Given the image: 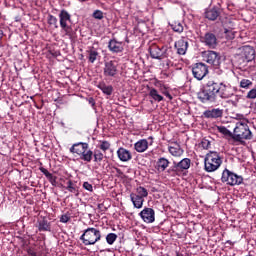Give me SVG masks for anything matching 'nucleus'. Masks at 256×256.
<instances>
[{"instance_id":"54","label":"nucleus","mask_w":256,"mask_h":256,"mask_svg":"<svg viewBox=\"0 0 256 256\" xmlns=\"http://www.w3.org/2000/svg\"><path fill=\"white\" fill-rule=\"evenodd\" d=\"M227 243H229L231 245V241H227Z\"/></svg>"},{"instance_id":"23","label":"nucleus","mask_w":256,"mask_h":256,"mask_svg":"<svg viewBox=\"0 0 256 256\" xmlns=\"http://www.w3.org/2000/svg\"><path fill=\"white\" fill-rule=\"evenodd\" d=\"M130 199H131V201L133 203V206L136 209H142L143 208V203H145V198H143L141 196H138L135 193H131L130 194Z\"/></svg>"},{"instance_id":"49","label":"nucleus","mask_w":256,"mask_h":256,"mask_svg":"<svg viewBox=\"0 0 256 256\" xmlns=\"http://www.w3.org/2000/svg\"><path fill=\"white\" fill-rule=\"evenodd\" d=\"M116 169V173H118V175H123V171H121V169L119 168H115Z\"/></svg>"},{"instance_id":"22","label":"nucleus","mask_w":256,"mask_h":256,"mask_svg":"<svg viewBox=\"0 0 256 256\" xmlns=\"http://www.w3.org/2000/svg\"><path fill=\"white\" fill-rule=\"evenodd\" d=\"M168 151L173 157H181L183 153H185V151L181 148V145H179L177 142H175L172 146H169Z\"/></svg>"},{"instance_id":"42","label":"nucleus","mask_w":256,"mask_h":256,"mask_svg":"<svg viewBox=\"0 0 256 256\" xmlns=\"http://www.w3.org/2000/svg\"><path fill=\"white\" fill-rule=\"evenodd\" d=\"M92 17L94 18V19H98L99 21H101V19H103V11H101V10H95L94 12H93V14H92Z\"/></svg>"},{"instance_id":"12","label":"nucleus","mask_w":256,"mask_h":256,"mask_svg":"<svg viewBox=\"0 0 256 256\" xmlns=\"http://www.w3.org/2000/svg\"><path fill=\"white\" fill-rule=\"evenodd\" d=\"M149 53L152 59H158V60L165 59V57H167V47L159 46L157 44H152L149 47Z\"/></svg>"},{"instance_id":"7","label":"nucleus","mask_w":256,"mask_h":256,"mask_svg":"<svg viewBox=\"0 0 256 256\" xmlns=\"http://www.w3.org/2000/svg\"><path fill=\"white\" fill-rule=\"evenodd\" d=\"M203 61L212 65L214 69L221 67V54L213 50H206L202 52Z\"/></svg>"},{"instance_id":"1","label":"nucleus","mask_w":256,"mask_h":256,"mask_svg":"<svg viewBox=\"0 0 256 256\" xmlns=\"http://www.w3.org/2000/svg\"><path fill=\"white\" fill-rule=\"evenodd\" d=\"M217 95L220 99H230V97L235 95V91L231 84L208 80L205 86L198 92V99L201 103H215Z\"/></svg>"},{"instance_id":"50","label":"nucleus","mask_w":256,"mask_h":256,"mask_svg":"<svg viewBox=\"0 0 256 256\" xmlns=\"http://www.w3.org/2000/svg\"><path fill=\"white\" fill-rule=\"evenodd\" d=\"M148 141H150V145H153V136L148 137Z\"/></svg>"},{"instance_id":"33","label":"nucleus","mask_w":256,"mask_h":256,"mask_svg":"<svg viewBox=\"0 0 256 256\" xmlns=\"http://www.w3.org/2000/svg\"><path fill=\"white\" fill-rule=\"evenodd\" d=\"M149 96L158 103H161V101H163V96H161V94H159V92L155 88L150 89Z\"/></svg>"},{"instance_id":"24","label":"nucleus","mask_w":256,"mask_h":256,"mask_svg":"<svg viewBox=\"0 0 256 256\" xmlns=\"http://www.w3.org/2000/svg\"><path fill=\"white\" fill-rule=\"evenodd\" d=\"M99 57V52L94 47L86 51V59H88L89 63H95Z\"/></svg>"},{"instance_id":"3","label":"nucleus","mask_w":256,"mask_h":256,"mask_svg":"<svg viewBox=\"0 0 256 256\" xmlns=\"http://www.w3.org/2000/svg\"><path fill=\"white\" fill-rule=\"evenodd\" d=\"M102 235L101 230L89 227L83 231V234L80 236V241H82L83 245L86 247L90 245H95L101 241Z\"/></svg>"},{"instance_id":"4","label":"nucleus","mask_w":256,"mask_h":256,"mask_svg":"<svg viewBox=\"0 0 256 256\" xmlns=\"http://www.w3.org/2000/svg\"><path fill=\"white\" fill-rule=\"evenodd\" d=\"M191 167V159L183 158L180 162H173V165L167 170L170 177H181L185 171Z\"/></svg>"},{"instance_id":"41","label":"nucleus","mask_w":256,"mask_h":256,"mask_svg":"<svg viewBox=\"0 0 256 256\" xmlns=\"http://www.w3.org/2000/svg\"><path fill=\"white\" fill-rule=\"evenodd\" d=\"M200 147H202V149H211V141H209L207 138H203L200 142Z\"/></svg>"},{"instance_id":"26","label":"nucleus","mask_w":256,"mask_h":256,"mask_svg":"<svg viewBox=\"0 0 256 256\" xmlns=\"http://www.w3.org/2000/svg\"><path fill=\"white\" fill-rule=\"evenodd\" d=\"M97 88L100 89L104 95H113V87L111 85H107L104 81L99 82L97 84Z\"/></svg>"},{"instance_id":"34","label":"nucleus","mask_w":256,"mask_h":256,"mask_svg":"<svg viewBox=\"0 0 256 256\" xmlns=\"http://www.w3.org/2000/svg\"><path fill=\"white\" fill-rule=\"evenodd\" d=\"M170 27L175 33H183V24L179 21H174L170 24Z\"/></svg>"},{"instance_id":"17","label":"nucleus","mask_w":256,"mask_h":256,"mask_svg":"<svg viewBox=\"0 0 256 256\" xmlns=\"http://www.w3.org/2000/svg\"><path fill=\"white\" fill-rule=\"evenodd\" d=\"M84 149H89V143H87V142H77V143H74L70 147V153L80 157V155L83 153Z\"/></svg>"},{"instance_id":"5","label":"nucleus","mask_w":256,"mask_h":256,"mask_svg":"<svg viewBox=\"0 0 256 256\" xmlns=\"http://www.w3.org/2000/svg\"><path fill=\"white\" fill-rule=\"evenodd\" d=\"M253 137V134L251 133V130L249 129V125L245 122H237L236 126L234 128V133L232 136V139L238 142L245 140H251Z\"/></svg>"},{"instance_id":"45","label":"nucleus","mask_w":256,"mask_h":256,"mask_svg":"<svg viewBox=\"0 0 256 256\" xmlns=\"http://www.w3.org/2000/svg\"><path fill=\"white\" fill-rule=\"evenodd\" d=\"M69 221H71L69 214H64L60 217V223H69Z\"/></svg>"},{"instance_id":"38","label":"nucleus","mask_w":256,"mask_h":256,"mask_svg":"<svg viewBox=\"0 0 256 256\" xmlns=\"http://www.w3.org/2000/svg\"><path fill=\"white\" fill-rule=\"evenodd\" d=\"M115 241H117V234H115V233L107 234L106 243H108V245H113V243H115Z\"/></svg>"},{"instance_id":"16","label":"nucleus","mask_w":256,"mask_h":256,"mask_svg":"<svg viewBox=\"0 0 256 256\" xmlns=\"http://www.w3.org/2000/svg\"><path fill=\"white\" fill-rule=\"evenodd\" d=\"M221 17V8L214 6L212 8L206 9L205 18L208 21H217Z\"/></svg>"},{"instance_id":"11","label":"nucleus","mask_w":256,"mask_h":256,"mask_svg":"<svg viewBox=\"0 0 256 256\" xmlns=\"http://www.w3.org/2000/svg\"><path fill=\"white\" fill-rule=\"evenodd\" d=\"M200 42H202L208 49H217L219 45L217 35L213 32H206L204 35L200 36Z\"/></svg>"},{"instance_id":"10","label":"nucleus","mask_w":256,"mask_h":256,"mask_svg":"<svg viewBox=\"0 0 256 256\" xmlns=\"http://www.w3.org/2000/svg\"><path fill=\"white\" fill-rule=\"evenodd\" d=\"M255 59V49L251 46H243L241 48V53L238 56V60L240 63H244V66L247 65V63H251V61H254Z\"/></svg>"},{"instance_id":"47","label":"nucleus","mask_w":256,"mask_h":256,"mask_svg":"<svg viewBox=\"0 0 256 256\" xmlns=\"http://www.w3.org/2000/svg\"><path fill=\"white\" fill-rule=\"evenodd\" d=\"M89 105H91V107H95V99L93 97H90L88 99Z\"/></svg>"},{"instance_id":"8","label":"nucleus","mask_w":256,"mask_h":256,"mask_svg":"<svg viewBox=\"0 0 256 256\" xmlns=\"http://www.w3.org/2000/svg\"><path fill=\"white\" fill-rule=\"evenodd\" d=\"M103 75L107 79H117L119 77V64L115 60L104 63Z\"/></svg>"},{"instance_id":"30","label":"nucleus","mask_w":256,"mask_h":256,"mask_svg":"<svg viewBox=\"0 0 256 256\" xmlns=\"http://www.w3.org/2000/svg\"><path fill=\"white\" fill-rule=\"evenodd\" d=\"M38 231H49L51 232V222H48L47 219L43 218L38 221Z\"/></svg>"},{"instance_id":"19","label":"nucleus","mask_w":256,"mask_h":256,"mask_svg":"<svg viewBox=\"0 0 256 256\" xmlns=\"http://www.w3.org/2000/svg\"><path fill=\"white\" fill-rule=\"evenodd\" d=\"M108 49L111 53H123V42H119L116 39H111L108 43Z\"/></svg>"},{"instance_id":"13","label":"nucleus","mask_w":256,"mask_h":256,"mask_svg":"<svg viewBox=\"0 0 256 256\" xmlns=\"http://www.w3.org/2000/svg\"><path fill=\"white\" fill-rule=\"evenodd\" d=\"M174 47L177 50L178 55H185L187 49H189V38L182 36L175 42Z\"/></svg>"},{"instance_id":"44","label":"nucleus","mask_w":256,"mask_h":256,"mask_svg":"<svg viewBox=\"0 0 256 256\" xmlns=\"http://www.w3.org/2000/svg\"><path fill=\"white\" fill-rule=\"evenodd\" d=\"M246 99H256V88L251 89L247 93Z\"/></svg>"},{"instance_id":"48","label":"nucleus","mask_w":256,"mask_h":256,"mask_svg":"<svg viewBox=\"0 0 256 256\" xmlns=\"http://www.w3.org/2000/svg\"><path fill=\"white\" fill-rule=\"evenodd\" d=\"M3 37H5V33L0 29V45L3 43Z\"/></svg>"},{"instance_id":"39","label":"nucleus","mask_w":256,"mask_h":256,"mask_svg":"<svg viewBox=\"0 0 256 256\" xmlns=\"http://www.w3.org/2000/svg\"><path fill=\"white\" fill-rule=\"evenodd\" d=\"M57 22H58L57 17H55L53 15L48 16V25H53V27H55V29H58L59 25L57 24Z\"/></svg>"},{"instance_id":"18","label":"nucleus","mask_w":256,"mask_h":256,"mask_svg":"<svg viewBox=\"0 0 256 256\" xmlns=\"http://www.w3.org/2000/svg\"><path fill=\"white\" fill-rule=\"evenodd\" d=\"M203 116L205 119H221V117H223V109L213 108L210 110H205L203 112Z\"/></svg>"},{"instance_id":"37","label":"nucleus","mask_w":256,"mask_h":256,"mask_svg":"<svg viewBox=\"0 0 256 256\" xmlns=\"http://www.w3.org/2000/svg\"><path fill=\"white\" fill-rule=\"evenodd\" d=\"M240 87L241 89H251L253 87V81L244 78L240 81Z\"/></svg>"},{"instance_id":"35","label":"nucleus","mask_w":256,"mask_h":256,"mask_svg":"<svg viewBox=\"0 0 256 256\" xmlns=\"http://www.w3.org/2000/svg\"><path fill=\"white\" fill-rule=\"evenodd\" d=\"M218 133H221L225 137H231L233 139V134L225 126H217Z\"/></svg>"},{"instance_id":"27","label":"nucleus","mask_w":256,"mask_h":256,"mask_svg":"<svg viewBox=\"0 0 256 256\" xmlns=\"http://www.w3.org/2000/svg\"><path fill=\"white\" fill-rule=\"evenodd\" d=\"M81 161H85L86 163H91L93 161V150L88 148L84 149L79 156Z\"/></svg>"},{"instance_id":"40","label":"nucleus","mask_w":256,"mask_h":256,"mask_svg":"<svg viewBox=\"0 0 256 256\" xmlns=\"http://www.w3.org/2000/svg\"><path fill=\"white\" fill-rule=\"evenodd\" d=\"M160 91H161L162 95H165V97H167L170 101L173 99V96L167 90V86L160 85Z\"/></svg>"},{"instance_id":"52","label":"nucleus","mask_w":256,"mask_h":256,"mask_svg":"<svg viewBox=\"0 0 256 256\" xmlns=\"http://www.w3.org/2000/svg\"><path fill=\"white\" fill-rule=\"evenodd\" d=\"M81 1V3H85V1H89V0H80Z\"/></svg>"},{"instance_id":"32","label":"nucleus","mask_w":256,"mask_h":256,"mask_svg":"<svg viewBox=\"0 0 256 256\" xmlns=\"http://www.w3.org/2000/svg\"><path fill=\"white\" fill-rule=\"evenodd\" d=\"M93 159H94V163H101V161L105 159V152H103L100 149H95L93 151Z\"/></svg>"},{"instance_id":"53","label":"nucleus","mask_w":256,"mask_h":256,"mask_svg":"<svg viewBox=\"0 0 256 256\" xmlns=\"http://www.w3.org/2000/svg\"><path fill=\"white\" fill-rule=\"evenodd\" d=\"M238 117H239V119H243V115H239Z\"/></svg>"},{"instance_id":"2","label":"nucleus","mask_w":256,"mask_h":256,"mask_svg":"<svg viewBox=\"0 0 256 256\" xmlns=\"http://www.w3.org/2000/svg\"><path fill=\"white\" fill-rule=\"evenodd\" d=\"M223 164V158L217 151H210L204 158V169L207 173L217 171Z\"/></svg>"},{"instance_id":"15","label":"nucleus","mask_w":256,"mask_h":256,"mask_svg":"<svg viewBox=\"0 0 256 256\" xmlns=\"http://www.w3.org/2000/svg\"><path fill=\"white\" fill-rule=\"evenodd\" d=\"M60 19V27L63 29V31H69V25H67V22H71V14L65 9H62L59 14Z\"/></svg>"},{"instance_id":"31","label":"nucleus","mask_w":256,"mask_h":256,"mask_svg":"<svg viewBox=\"0 0 256 256\" xmlns=\"http://www.w3.org/2000/svg\"><path fill=\"white\" fill-rule=\"evenodd\" d=\"M97 147L103 153H107V151L111 149V142L107 140H99Z\"/></svg>"},{"instance_id":"43","label":"nucleus","mask_w":256,"mask_h":256,"mask_svg":"<svg viewBox=\"0 0 256 256\" xmlns=\"http://www.w3.org/2000/svg\"><path fill=\"white\" fill-rule=\"evenodd\" d=\"M83 189H85L86 191H89L90 193H93V184L89 183V182H84L82 185Z\"/></svg>"},{"instance_id":"36","label":"nucleus","mask_w":256,"mask_h":256,"mask_svg":"<svg viewBox=\"0 0 256 256\" xmlns=\"http://www.w3.org/2000/svg\"><path fill=\"white\" fill-rule=\"evenodd\" d=\"M136 195H138V197H142L145 199V197H148L149 195V191H147V189L145 187L139 186L138 188H136Z\"/></svg>"},{"instance_id":"20","label":"nucleus","mask_w":256,"mask_h":256,"mask_svg":"<svg viewBox=\"0 0 256 256\" xmlns=\"http://www.w3.org/2000/svg\"><path fill=\"white\" fill-rule=\"evenodd\" d=\"M118 159L122 161L123 163H127V161H131L133 159V155L131 154V151L120 147L117 150Z\"/></svg>"},{"instance_id":"21","label":"nucleus","mask_w":256,"mask_h":256,"mask_svg":"<svg viewBox=\"0 0 256 256\" xmlns=\"http://www.w3.org/2000/svg\"><path fill=\"white\" fill-rule=\"evenodd\" d=\"M134 149L137 153H145L149 149V141L147 139H140L134 144Z\"/></svg>"},{"instance_id":"6","label":"nucleus","mask_w":256,"mask_h":256,"mask_svg":"<svg viewBox=\"0 0 256 256\" xmlns=\"http://www.w3.org/2000/svg\"><path fill=\"white\" fill-rule=\"evenodd\" d=\"M222 183H226V185H230V187H235V185L243 184V176L235 174V172H231L229 169H224L221 177Z\"/></svg>"},{"instance_id":"51","label":"nucleus","mask_w":256,"mask_h":256,"mask_svg":"<svg viewBox=\"0 0 256 256\" xmlns=\"http://www.w3.org/2000/svg\"><path fill=\"white\" fill-rule=\"evenodd\" d=\"M103 207V204H98V209H101Z\"/></svg>"},{"instance_id":"46","label":"nucleus","mask_w":256,"mask_h":256,"mask_svg":"<svg viewBox=\"0 0 256 256\" xmlns=\"http://www.w3.org/2000/svg\"><path fill=\"white\" fill-rule=\"evenodd\" d=\"M224 33L227 39H235V34L231 30L225 29Z\"/></svg>"},{"instance_id":"28","label":"nucleus","mask_w":256,"mask_h":256,"mask_svg":"<svg viewBox=\"0 0 256 256\" xmlns=\"http://www.w3.org/2000/svg\"><path fill=\"white\" fill-rule=\"evenodd\" d=\"M170 161L169 159L165 158V157H161L158 159L156 165H157V171H165L167 169V167H169L170 165Z\"/></svg>"},{"instance_id":"9","label":"nucleus","mask_w":256,"mask_h":256,"mask_svg":"<svg viewBox=\"0 0 256 256\" xmlns=\"http://www.w3.org/2000/svg\"><path fill=\"white\" fill-rule=\"evenodd\" d=\"M192 74L197 81H203L209 75V66L203 62L196 63L192 66Z\"/></svg>"},{"instance_id":"14","label":"nucleus","mask_w":256,"mask_h":256,"mask_svg":"<svg viewBox=\"0 0 256 256\" xmlns=\"http://www.w3.org/2000/svg\"><path fill=\"white\" fill-rule=\"evenodd\" d=\"M139 217H141L144 223H155V210L153 208L145 207L139 213Z\"/></svg>"},{"instance_id":"29","label":"nucleus","mask_w":256,"mask_h":256,"mask_svg":"<svg viewBox=\"0 0 256 256\" xmlns=\"http://www.w3.org/2000/svg\"><path fill=\"white\" fill-rule=\"evenodd\" d=\"M66 190L69 191V193H73L75 197H79V186L73 183V180H68Z\"/></svg>"},{"instance_id":"25","label":"nucleus","mask_w":256,"mask_h":256,"mask_svg":"<svg viewBox=\"0 0 256 256\" xmlns=\"http://www.w3.org/2000/svg\"><path fill=\"white\" fill-rule=\"evenodd\" d=\"M41 173L45 175V177L48 179L49 183H51L52 187H57V176H54L47 170L46 168L40 167L39 168Z\"/></svg>"}]
</instances>
